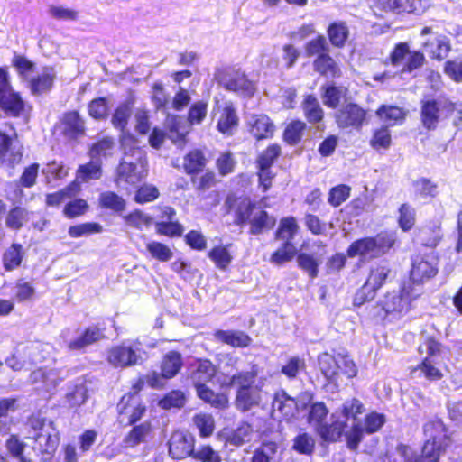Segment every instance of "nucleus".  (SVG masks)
<instances>
[{
	"label": "nucleus",
	"mask_w": 462,
	"mask_h": 462,
	"mask_svg": "<svg viewBox=\"0 0 462 462\" xmlns=\"http://www.w3.org/2000/svg\"><path fill=\"white\" fill-rule=\"evenodd\" d=\"M258 374V365H253L251 370L237 372L230 379V384L236 387V407L243 412L259 407L263 402L264 397L263 379L255 383Z\"/></svg>",
	"instance_id": "obj_1"
},
{
	"label": "nucleus",
	"mask_w": 462,
	"mask_h": 462,
	"mask_svg": "<svg viewBox=\"0 0 462 462\" xmlns=\"http://www.w3.org/2000/svg\"><path fill=\"white\" fill-rule=\"evenodd\" d=\"M393 231H382L374 236H367L353 242L347 249L349 257L359 256L363 260H372L387 254L396 242Z\"/></svg>",
	"instance_id": "obj_2"
},
{
	"label": "nucleus",
	"mask_w": 462,
	"mask_h": 462,
	"mask_svg": "<svg viewBox=\"0 0 462 462\" xmlns=\"http://www.w3.org/2000/svg\"><path fill=\"white\" fill-rule=\"evenodd\" d=\"M420 294L421 288L407 282L400 291L387 293L382 301V308L386 314L399 318L411 310V302Z\"/></svg>",
	"instance_id": "obj_3"
},
{
	"label": "nucleus",
	"mask_w": 462,
	"mask_h": 462,
	"mask_svg": "<svg viewBox=\"0 0 462 462\" xmlns=\"http://www.w3.org/2000/svg\"><path fill=\"white\" fill-rule=\"evenodd\" d=\"M426 441L422 448V458L437 462L448 444L445 425L439 420H430L424 425Z\"/></svg>",
	"instance_id": "obj_4"
},
{
	"label": "nucleus",
	"mask_w": 462,
	"mask_h": 462,
	"mask_svg": "<svg viewBox=\"0 0 462 462\" xmlns=\"http://www.w3.org/2000/svg\"><path fill=\"white\" fill-rule=\"evenodd\" d=\"M144 354L139 342H123L107 350L106 361L115 368H126L141 364Z\"/></svg>",
	"instance_id": "obj_5"
},
{
	"label": "nucleus",
	"mask_w": 462,
	"mask_h": 462,
	"mask_svg": "<svg viewBox=\"0 0 462 462\" xmlns=\"http://www.w3.org/2000/svg\"><path fill=\"white\" fill-rule=\"evenodd\" d=\"M338 362L345 365L341 373L347 374L348 377L356 376L357 366L349 355L346 353L331 355L326 352L319 356L318 364L321 374L328 382H335L336 372L338 369Z\"/></svg>",
	"instance_id": "obj_6"
},
{
	"label": "nucleus",
	"mask_w": 462,
	"mask_h": 462,
	"mask_svg": "<svg viewBox=\"0 0 462 462\" xmlns=\"http://www.w3.org/2000/svg\"><path fill=\"white\" fill-rule=\"evenodd\" d=\"M328 413V409L322 402L314 403L309 413V420L319 427L321 437L328 441H337L344 433L346 422L341 421L339 417L329 425L322 424Z\"/></svg>",
	"instance_id": "obj_7"
},
{
	"label": "nucleus",
	"mask_w": 462,
	"mask_h": 462,
	"mask_svg": "<svg viewBox=\"0 0 462 462\" xmlns=\"http://www.w3.org/2000/svg\"><path fill=\"white\" fill-rule=\"evenodd\" d=\"M385 420L383 414L371 412L365 416L364 425L361 422L353 423L351 429L345 433L347 448L356 450L363 440L364 434H372L378 431L383 426Z\"/></svg>",
	"instance_id": "obj_8"
},
{
	"label": "nucleus",
	"mask_w": 462,
	"mask_h": 462,
	"mask_svg": "<svg viewBox=\"0 0 462 462\" xmlns=\"http://www.w3.org/2000/svg\"><path fill=\"white\" fill-rule=\"evenodd\" d=\"M390 273L391 269L384 262L372 265L365 284L355 298V302L362 304L366 300H373L376 291L385 283Z\"/></svg>",
	"instance_id": "obj_9"
},
{
	"label": "nucleus",
	"mask_w": 462,
	"mask_h": 462,
	"mask_svg": "<svg viewBox=\"0 0 462 462\" xmlns=\"http://www.w3.org/2000/svg\"><path fill=\"white\" fill-rule=\"evenodd\" d=\"M218 82L226 90L244 96H252L254 92V84L246 75L239 69H226L218 73Z\"/></svg>",
	"instance_id": "obj_10"
},
{
	"label": "nucleus",
	"mask_w": 462,
	"mask_h": 462,
	"mask_svg": "<svg viewBox=\"0 0 462 462\" xmlns=\"http://www.w3.org/2000/svg\"><path fill=\"white\" fill-rule=\"evenodd\" d=\"M143 382L140 379L133 385V393L124 395L117 404V410L121 416H125L129 424H134L139 420L145 411V407L142 405L139 391L142 389Z\"/></svg>",
	"instance_id": "obj_11"
},
{
	"label": "nucleus",
	"mask_w": 462,
	"mask_h": 462,
	"mask_svg": "<svg viewBox=\"0 0 462 462\" xmlns=\"http://www.w3.org/2000/svg\"><path fill=\"white\" fill-rule=\"evenodd\" d=\"M424 55L420 51H411L407 43L397 44L391 54L392 64L395 67L402 66V72H411L424 63Z\"/></svg>",
	"instance_id": "obj_12"
},
{
	"label": "nucleus",
	"mask_w": 462,
	"mask_h": 462,
	"mask_svg": "<svg viewBox=\"0 0 462 462\" xmlns=\"http://www.w3.org/2000/svg\"><path fill=\"white\" fill-rule=\"evenodd\" d=\"M147 160L123 159L117 168V182H125L134 185L147 175Z\"/></svg>",
	"instance_id": "obj_13"
},
{
	"label": "nucleus",
	"mask_w": 462,
	"mask_h": 462,
	"mask_svg": "<svg viewBox=\"0 0 462 462\" xmlns=\"http://www.w3.org/2000/svg\"><path fill=\"white\" fill-rule=\"evenodd\" d=\"M195 439L192 434L177 430L172 433L168 442L169 454L173 459H183L192 457Z\"/></svg>",
	"instance_id": "obj_14"
},
{
	"label": "nucleus",
	"mask_w": 462,
	"mask_h": 462,
	"mask_svg": "<svg viewBox=\"0 0 462 462\" xmlns=\"http://www.w3.org/2000/svg\"><path fill=\"white\" fill-rule=\"evenodd\" d=\"M187 373L194 387H198L207 384L215 377L217 367L208 359H197L189 364Z\"/></svg>",
	"instance_id": "obj_15"
},
{
	"label": "nucleus",
	"mask_w": 462,
	"mask_h": 462,
	"mask_svg": "<svg viewBox=\"0 0 462 462\" xmlns=\"http://www.w3.org/2000/svg\"><path fill=\"white\" fill-rule=\"evenodd\" d=\"M56 78L57 72L53 67H42L30 78L27 88L33 96L48 93L53 88Z\"/></svg>",
	"instance_id": "obj_16"
},
{
	"label": "nucleus",
	"mask_w": 462,
	"mask_h": 462,
	"mask_svg": "<svg viewBox=\"0 0 462 462\" xmlns=\"http://www.w3.org/2000/svg\"><path fill=\"white\" fill-rule=\"evenodd\" d=\"M272 416L275 420L284 419L290 420L298 412V402L289 396L284 391L275 393L272 404Z\"/></svg>",
	"instance_id": "obj_17"
},
{
	"label": "nucleus",
	"mask_w": 462,
	"mask_h": 462,
	"mask_svg": "<svg viewBox=\"0 0 462 462\" xmlns=\"http://www.w3.org/2000/svg\"><path fill=\"white\" fill-rule=\"evenodd\" d=\"M365 119V111L359 106L349 103L336 113V122L340 128H359Z\"/></svg>",
	"instance_id": "obj_18"
},
{
	"label": "nucleus",
	"mask_w": 462,
	"mask_h": 462,
	"mask_svg": "<svg viewBox=\"0 0 462 462\" xmlns=\"http://www.w3.org/2000/svg\"><path fill=\"white\" fill-rule=\"evenodd\" d=\"M437 273V259L434 256L416 258L412 263L410 282L420 288V282L434 277Z\"/></svg>",
	"instance_id": "obj_19"
},
{
	"label": "nucleus",
	"mask_w": 462,
	"mask_h": 462,
	"mask_svg": "<svg viewBox=\"0 0 462 462\" xmlns=\"http://www.w3.org/2000/svg\"><path fill=\"white\" fill-rule=\"evenodd\" d=\"M420 34L422 36L430 34V38L423 43V48L431 58L440 60L448 56L450 46L446 36L432 34L430 27H424Z\"/></svg>",
	"instance_id": "obj_20"
},
{
	"label": "nucleus",
	"mask_w": 462,
	"mask_h": 462,
	"mask_svg": "<svg viewBox=\"0 0 462 462\" xmlns=\"http://www.w3.org/2000/svg\"><path fill=\"white\" fill-rule=\"evenodd\" d=\"M247 127L256 140L271 138L274 132V125L265 115H251L247 118Z\"/></svg>",
	"instance_id": "obj_21"
},
{
	"label": "nucleus",
	"mask_w": 462,
	"mask_h": 462,
	"mask_svg": "<svg viewBox=\"0 0 462 462\" xmlns=\"http://www.w3.org/2000/svg\"><path fill=\"white\" fill-rule=\"evenodd\" d=\"M103 337L104 334L101 329L92 326L78 332L75 338L67 341V346L69 350L79 351L99 341Z\"/></svg>",
	"instance_id": "obj_22"
},
{
	"label": "nucleus",
	"mask_w": 462,
	"mask_h": 462,
	"mask_svg": "<svg viewBox=\"0 0 462 462\" xmlns=\"http://www.w3.org/2000/svg\"><path fill=\"white\" fill-rule=\"evenodd\" d=\"M25 103L20 94L11 88L0 96V107L8 115L18 116L24 110Z\"/></svg>",
	"instance_id": "obj_23"
},
{
	"label": "nucleus",
	"mask_w": 462,
	"mask_h": 462,
	"mask_svg": "<svg viewBox=\"0 0 462 462\" xmlns=\"http://www.w3.org/2000/svg\"><path fill=\"white\" fill-rule=\"evenodd\" d=\"M214 337L217 341L234 347H245L252 342L247 334L239 330H217Z\"/></svg>",
	"instance_id": "obj_24"
},
{
	"label": "nucleus",
	"mask_w": 462,
	"mask_h": 462,
	"mask_svg": "<svg viewBox=\"0 0 462 462\" xmlns=\"http://www.w3.org/2000/svg\"><path fill=\"white\" fill-rule=\"evenodd\" d=\"M275 217L270 216L266 211L261 208H255L250 219V233L259 235L265 230L272 229L275 226Z\"/></svg>",
	"instance_id": "obj_25"
},
{
	"label": "nucleus",
	"mask_w": 462,
	"mask_h": 462,
	"mask_svg": "<svg viewBox=\"0 0 462 462\" xmlns=\"http://www.w3.org/2000/svg\"><path fill=\"white\" fill-rule=\"evenodd\" d=\"M376 5L384 11L415 13L420 7V0H376Z\"/></svg>",
	"instance_id": "obj_26"
},
{
	"label": "nucleus",
	"mask_w": 462,
	"mask_h": 462,
	"mask_svg": "<svg viewBox=\"0 0 462 462\" xmlns=\"http://www.w3.org/2000/svg\"><path fill=\"white\" fill-rule=\"evenodd\" d=\"M314 69L327 78H339L341 70L337 63L328 54H320L314 60Z\"/></svg>",
	"instance_id": "obj_27"
},
{
	"label": "nucleus",
	"mask_w": 462,
	"mask_h": 462,
	"mask_svg": "<svg viewBox=\"0 0 462 462\" xmlns=\"http://www.w3.org/2000/svg\"><path fill=\"white\" fill-rule=\"evenodd\" d=\"M237 124L238 117L235 108L231 104L226 103L219 116L217 129L223 134H231L233 130L236 128Z\"/></svg>",
	"instance_id": "obj_28"
},
{
	"label": "nucleus",
	"mask_w": 462,
	"mask_h": 462,
	"mask_svg": "<svg viewBox=\"0 0 462 462\" xmlns=\"http://www.w3.org/2000/svg\"><path fill=\"white\" fill-rule=\"evenodd\" d=\"M121 146L125 154L123 159L135 161L146 159L144 151L138 146L137 140L129 133L122 134Z\"/></svg>",
	"instance_id": "obj_29"
},
{
	"label": "nucleus",
	"mask_w": 462,
	"mask_h": 462,
	"mask_svg": "<svg viewBox=\"0 0 462 462\" xmlns=\"http://www.w3.org/2000/svg\"><path fill=\"white\" fill-rule=\"evenodd\" d=\"M196 388L197 395L205 402L217 409H225L228 406V397L225 393H217L207 384Z\"/></svg>",
	"instance_id": "obj_30"
},
{
	"label": "nucleus",
	"mask_w": 462,
	"mask_h": 462,
	"mask_svg": "<svg viewBox=\"0 0 462 462\" xmlns=\"http://www.w3.org/2000/svg\"><path fill=\"white\" fill-rule=\"evenodd\" d=\"M63 134L74 139L84 133V122L75 111L64 115L62 120Z\"/></svg>",
	"instance_id": "obj_31"
},
{
	"label": "nucleus",
	"mask_w": 462,
	"mask_h": 462,
	"mask_svg": "<svg viewBox=\"0 0 462 462\" xmlns=\"http://www.w3.org/2000/svg\"><path fill=\"white\" fill-rule=\"evenodd\" d=\"M102 176V162L100 160L92 159L89 162L80 165L77 171V180L88 182L99 180Z\"/></svg>",
	"instance_id": "obj_32"
},
{
	"label": "nucleus",
	"mask_w": 462,
	"mask_h": 462,
	"mask_svg": "<svg viewBox=\"0 0 462 462\" xmlns=\"http://www.w3.org/2000/svg\"><path fill=\"white\" fill-rule=\"evenodd\" d=\"M32 439H34L36 444V448H38L42 453H45L48 456H51L56 450L59 444V437L56 433H51L49 430L42 433H37V435H32Z\"/></svg>",
	"instance_id": "obj_33"
},
{
	"label": "nucleus",
	"mask_w": 462,
	"mask_h": 462,
	"mask_svg": "<svg viewBox=\"0 0 462 462\" xmlns=\"http://www.w3.org/2000/svg\"><path fill=\"white\" fill-rule=\"evenodd\" d=\"M440 116V106L435 100H428L421 107L422 123L428 129H434L437 126Z\"/></svg>",
	"instance_id": "obj_34"
},
{
	"label": "nucleus",
	"mask_w": 462,
	"mask_h": 462,
	"mask_svg": "<svg viewBox=\"0 0 462 462\" xmlns=\"http://www.w3.org/2000/svg\"><path fill=\"white\" fill-rule=\"evenodd\" d=\"M419 239L424 246L436 247L442 239L440 223L438 222L422 227L420 231Z\"/></svg>",
	"instance_id": "obj_35"
},
{
	"label": "nucleus",
	"mask_w": 462,
	"mask_h": 462,
	"mask_svg": "<svg viewBox=\"0 0 462 462\" xmlns=\"http://www.w3.org/2000/svg\"><path fill=\"white\" fill-rule=\"evenodd\" d=\"M182 366L181 355L176 351L166 354L162 362V373L164 378L174 377Z\"/></svg>",
	"instance_id": "obj_36"
},
{
	"label": "nucleus",
	"mask_w": 462,
	"mask_h": 462,
	"mask_svg": "<svg viewBox=\"0 0 462 462\" xmlns=\"http://www.w3.org/2000/svg\"><path fill=\"white\" fill-rule=\"evenodd\" d=\"M299 231V226L293 217L282 218L276 231V239L283 242H292Z\"/></svg>",
	"instance_id": "obj_37"
},
{
	"label": "nucleus",
	"mask_w": 462,
	"mask_h": 462,
	"mask_svg": "<svg viewBox=\"0 0 462 462\" xmlns=\"http://www.w3.org/2000/svg\"><path fill=\"white\" fill-rule=\"evenodd\" d=\"M23 257V246L19 244H13L8 247L3 255V263L6 271H13L20 266Z\"/></svg>",
	"instance_id": "obj_38"
},
{
	"label": "nucleus",
	"mask_w": 462,
	"mask_h": 462,
	"mask_svg": "<svg viewBox=\"0 0 462 462\" xmlns=\"http://www.w3.org/2000/svg\"><path fill=\"white\" fill-rule=\"evenodd\" d=\"M302 106L304 115L310 123L314 124L322 120L324 116L323 109L314 96H307L304 99Z\"/></svg>",
	"instance_id": "obj_39"
},
{
	"label": "nucleus",
	"mask_w": 462,
	"mask_h": 462,
	"mask_svg": "<svg viewBox=\"0 0 462 462\" xmlns=\"http://www.w3.org/2000/svg\"><path fill=\"white\" fill-rule=\"evenodd\" d=\"M98 202L101 208L114 212H122L125 208V199L112 191H104L99 195Z\"/></svg>",
	"instance_id": "obj_40"
},
{
	"label": "nucleus",
	"mask_w": 462,
	"mask_h": 462,
	"mask_svg": "<svg viewBox=\"0 0 462 462\" xmlns=\"http://www.w3.org/2000/svg\"><path fill=\"white\" fill-rule=\"evenodd\" d=\"M365 409L364 404L356 398L346 401L340 410V415L345 419L343 421L346 423L349 419L353 420V423L360 422L357 416L365 412Z\"/></svg>",
	"instance_id": "obj_41"
},
{
	"label": "nucleus",
	"mask_w": 462,
	"mask_h": 462,
	"mask_svg": "<svg viewBox=\"0 0 462 462\" xmlns=\"http://www.w3.org/2000/svg\"><path fill=\"white\" fill-rule=\"evenodd\" d=\"M13 66L16 69L23 80L28 82L36 73L35 64L22 55H15L12 60Z\"/></svg>",
	"instance_id": "obj_42"
},
{
	"label": "nucleus",
	"mask_w": 462,
	"mask_h": 462,
	"mask_svg": "<svg viewBox=\"0 0 462 462\" xmlns=\"http://www.w3.org/2000/svg\"><path fill=\"white\" fill-rule=\"evenodd\" d=\"M296 247L292 242H283L271 255L270 262L276 265H282L291 261L296 254Z\"/></svg>",
	"instance_id": "obj_43"
},
{
	"label": "nucleus",
	"mask_w": 462,
	"mask_h": 462,
	"mask_svg": "<svg viewBox=\"0 0 462 462\" xmlns=\"http://www.w3.org/2000/svg\"><path fill=\"white\" fill-rule=\"evenodd\" d=\"M114 147V139L109 136H105L91 145L89 155L91 159L99 160L100 157L109 156Z\"/></svg>",
	"instance_id": "obj_44"
},
{
	"label": "nucleus",
	"mask_w": 462,
	"mask_h": 462,
	"mask_svg": "<svg viewBox=\"0 0 462 462\" xmlns=\"http://www.w3.org/2000/svg\"><path fill=\"white\" fill-rule=\"evenodd\" d=\"M206 158L201 151L194 150L191 151L184 157V169L189 174L196 173L205 167Z\"/></svg>",
	"instance_id": "obj_45"
},
{
	"label": "nucleus",
	"mask_w": 462,
	"mask_h": 462,
	"mask_svg": "<svg viewBox=\"0 0 462 462\" xmlns=\"http://www.w3.org/2000/svg\"><path fill=\"white\" fill-rule=\"evenodd\" d=\"M151 431L149 422H144L132 429L128 435L125 438V443L129 447H134L146 440Z\"/></svg>",
	"instance_id": "obj_46"
},
{
	"label": "nucleus",
	"mask_w": 462,
	"mask_h": 462,
	"mask_svg": "<svg viewBox=\"0 0 462 462\" xmlns=\"http://www.w3.org/2000/svg\"><path fill=\"white\" fill-rule=\"evenodd\" d=\"M103 231L100 224L95 222H87L75 226H71L68 233L72 238H79L81 236H88L93 234H98Z\"/></svg>",
	"instance_id": "obj_47"
},
{
	"label": "nucleus",
	"mask_w": 462,
	"mask_h": 462,
	"mask_svg": "<svg viewBox=\"0 0 462 462\" xmlns=\"http://www.w3.org/2000/svg\"><path fill=\"white\" fill-rule=\"evenodd\" d=\"M14 299L19 301L31 300L35 294V288L32 282L22 278L17 280L14 287Z\"/></svg>",
	"instance_id": "obj_48"
},
{
	"label": "nucleus",
	"mask_w": 462,
	"mask_h": 462,
	"mask_svg": "<svg viewBox=\"0 0 462 462\" xmlns=\"http://www.w3.org/2000/svg\"><path fill=\"white\" fill-rule=\"evenodd\" d=\"M155 230L159 235L170 237L180 236L183 233V226L174 219L157 220L155 222Z\"/></svg>",
	"instance_id": "obj_49"
},
{
	"label": "nucleus",
	"mask_w": 462,
	"mask_h": 462,
	"mask_svg": "<svg viewBox=\"0 0 462 462\" xmlns=\"http://www.w3.org/2000/svg\"><path fill=\"white\" fill-rule=\"evenodd\" d=\"M146 249L152 258L160 262H168L173 256V253L168 245L157 241L148 242Z\"/></svg>",
	"instance_id": "obj_50"
},
{
	"label": "nucleus",
	"mask_w": 462,
	"mask_h": 462,
	"mask_svg": "<svg viewBox=\"0 0 462 462\" xmlns=\"http://www.w3.org/2000/svg\"><path fill=\"white\" fill-rule=\"evenodd\" d=\"M254 204L250 200L244 199H242L235 211V223L238 226H243L246 223H250V219L253 217V213L255 210Z\"/></svg>",
	"instance_id": "obj_51"
},
{
	"label": "nucleus",
	"mask_w": 462,
	"mask_h": 462,
	"mask_svg": "<svg viewBox=\"0 0 462 462\" xmlns=\"http://www.w3.org/2000/svg\"><path fill=\"white\" fill-rule=\"evenodd\" d=\"M379 118L389 125L396 124L398 121L402 120L404 117L403 111L393 106H382L377 111Z\"/></svg>",
	"instance_id": "obj_52"
},
{
	"label": "nucleus",
	"mask_w": 462,
	"mask_h": 462,
	"mask_svg": "<svg viewBox=\"0 0 462 462\" xmlns=\"http://www.w3.org/2000/svg\"><path fill=\"white\" fill-rule=\"evenodd\" d=\"M208 257L221 270H225L232 261V255L226 246H216L208 253Z\"/></svg>",
	"instance_id": "obj_53"
},
{
	"label": "nucleus",
	"mask_w": 462,
	"mask_h": 462,
	"mask_svg": "<svg viewBox=\"0 0 462 462\" xmlns=\"http://www.w3.org/2000/svg\"><path fill=\"white\" fill-rule=\"evenodd\" d=\"M28 220L29 212L23 208L16 207L8 213L6 217V226L9 228L18 230Z\"/></svg>",
	"instance_id": "obj_54"
},
{
	"label": "nucleus",
	"mask_w": 462,
	"mask_h": 462,
	"mask_svg": "<svg viewBox=\"0 0 462 462\" xmlns=\"http://www.w3.org/2000/svg\"><path fill=\"white\" fill-rule=\"evenodd\" d=\"M328 33L331 43L337 47H341L347 39L348 30L345 23H336L329 26Z\"/></svg>",
	"instance_id": "obj_55"
},
{
	"label": "nucleus",
	"mask_w": 462,
	"mask_h": 462,
	"mask_svg": "<svg viewBox=\"0 0 462 462\" xmlns=\"http://www.w3.org/2000/svg\"><path fill=\"white\" fill-rule=\"evenodd\" d=\"M193 422L201 437L210 436L215 429L214 418L210 414L199 413L193 417Z\"/></svg>",
	"instance_id": "obj_56"
},
{
	"label": "nucleus",
	"mask_w": 462,
	"mask_h": 462,
	"mask_svg": "<svg viewBox=\"0 0 462 462\" xmlns=\"http://www.w3.org/2000/svg\"><path fill=\"white\" fill-rule=\"evenodd\" d=\"M11 139L6 134L0 132V158L8 161L10 163H18L22 159L20 152H10Z\"/></svg>",
	"instance_id": "obj_57"
},
{
	"label": "nucleus",
	"mask_w": 462,
	"mask_h": 462,
	"mask_svg": "<svg viewBox=\"0 0 462 462\" xmlns=\"http://www.w3.org/2000/svg\"><path fill=\"white\" fill-rule=\"evenodd\" d=\"M132 114L131 106L127 103H123L118 106L114 115L112 116V125L114 127L124 131L127 125L128 119Z\"/></svg>",
	"instance_id": "obj_58"
},
{
	"label": "nucleus",
	"mask_w": 462,
	"mask_h": 462,
	"mask_svg": "<svg viewBox=\"0 0 462 462\" xmlns=\"http://www.w3.org/2000/svg\"><path fill=\"white\" fill-rule=\"evenodd\" d=\"M87 398V388L83 383L75 385L65 396L66 402L71 408L82 405Z\"/></svg>",
	"instance_id": "obj_59"
},
{
	"label": "nucleus",
	"mask_w": 462,
	"mask_h": 462,
	"mask_svg": "<svg viewBox=\"0 0 462 462\" xmlns=\"http://www.w3.org/2000/svg\"><path fill=\"white\" fill-rule=\"evenodd\" d=\"M277 452V445L273 442L263 444L251 457V462H271Z\"/></svg>",
	"instance_id": "obj_60"
},
{
	"label": "nucleus",
	"mask_w": 462,
	"mask_h": 462,
	"mask_svg": "<svg viewBox=\"0 0 462 462\" xmlns=\"http://www.w3.org/2000/svg\"><path fill=\"white\" fill-rule=\"evenodd\" d=\"M192 458L199 462H221V457L218 452L208 445L194 448Z\"/></svg>",
	"instance_id": "obj_61"
},
{
	"label": "nucleus",
	"mask_w": 462,
	"mask_h": 462,
	"mask_svg": "<svg viewBox=\"0 0 462 462\" xmlns=\"http://www.w3.org/2000/svg\"><path fill=\"white\" fill-rule=\"evenodd\" d=\"M297 263L299 267L308 273L310 278L317 277L319 263L312 255L301 253L297 256Z\"/></svg>",
	"instance_id": "obj_62"
},
{
	"label": "nucleus",
	"mask_w": 462,
	"mask_h": 462,
	"mask_svg": "<svg viewBox=\"0 0 462 462\" xmlns=\"http://www.w3.org/2000/svg\"><path fill=\"white\" fill-rule=\"evenodd\" d=\"M304 360L298 356H292L282 366L281 372L289 379H294L300 371L304 370Z\"/></svg>",
	"instance_id": "obj_63"
},
{
	"label": "nucleus",
	"mask_w": 462,
	"mask_h": 462,
	"mask_svg": "<svg viewBox=\"0 0 462 462\" xmlns=\"http://www.w3.org/2000/svg\"><path fill=\"white\" fill-rule=\"evenodd\" d=\"M350 190V187L345 184L332 188L328 195V203L333 207L340 206L348 199Z\"/></svg>",
	"instance_id": "obj_64"
}]
</instances>
